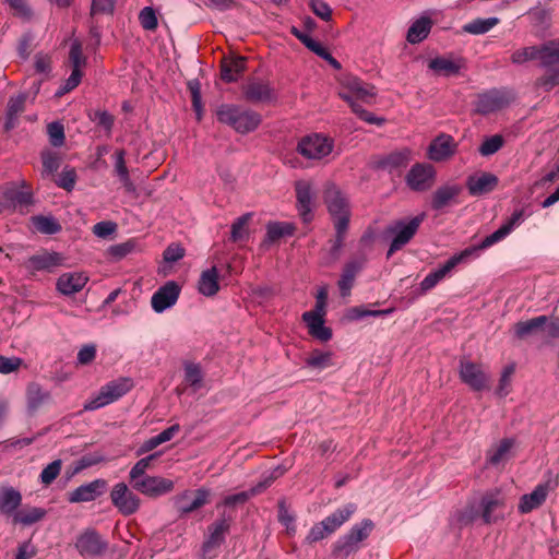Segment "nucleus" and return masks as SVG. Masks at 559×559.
<instances>
[{"mask_svg":"<svg viewBox=\"0 0 559 559\" xmlns=\"http://www.w3.org/2000/svg\"><path fill=\"white\" fill-rule=\"evenodd\" d=\"M216 117L221 123L229 126L240 134L253 132L262 121L259 112L234 104L221 105Z\"/></svg>","mask_w":559,"mask_h":559,"instance_id":"obj_1","label":"nucleus"},{"mask_svg":"<svg viewBox=\"0 0 559 559\" xmlns=\"http://www.w3.org/2000/svg\"><path fill=\"white\" fill-rule=\"evenodd\" d=\"M425 216V213H421L408 219H395L385 227L384 235L391 238V243L386 252L388 259L409 243L417 234Z\"/></svg>","mask_w":559,"mask_h":559,"instance_id":"obj_2","label":"nucleus"},{"mask_svg":"<svg viewBox=\"0 0 559 559\" xmlns=\"http://www.w3.org/2000/svg\"><path fill=\"white\" fill-rule=\"evenodd\" d=\"M373 530L374 523L370 519H364L353 525L345 535L341 536L335 542L333 545V555L342 559H347L350 555L360 549L361 543L370 536Z\"/></svg>","mask_w":559,"mask_h":559,"instance_id":"obj_3","label":"nucleus"},{"mask_svg":"<svg viewBox=\"0 0 559 559\" xmlns=\"http://www.w3.org/2000/svg\"><path fill=\"white\" fill-rule=\"evenodd\" d=\"M535 59L540 60L543 68L559 63V40H551L542 46L524 47L511 55V61L514 64H523Z\"/></svg>","mask_w":559,"mask_h":559,"instance_id":"obj_4","label":"nucleus"},{"mask_svg":"<svg viewBox=\"0 0 559 559\" xmlns=\"http://www.w3.org/2000/svg\"><path fill=\"white\" fill-rule=\"evenodd\" d=\"M133 386L130 378H120L108 382L102 386L99 393L87 401L84 405L85 411H95L104 407L127 394Z\"/></svg>","mask_w":559,"mask_h":559,"instance_id":"obj_5","label":"nucleus"},{"mask_svg":"<svg viewBox=\"0 0 559 559\" xmlns=\"http://www.w3.org/2000/svg\"><path fill=\"white\" fill-rule=\"evenodd\" d=\"M234 522L235 515L224 510L219 516L207 526L202 550L210 552L225 544L226 536L230 533Z\"/></svg>","mask_w":559,"mask_h":559,"instance_id":"obj_6","label":"nucleus"},{"mask_svg":"<svg viewBox=\"0 0 559 559\" xmlns=\"http://www.w3.org/2000/svg\"><path fill=\"white\" fill-rule=\"evenodd\" d=\"M558 475L548 471L547 478L538 484L530 493L523 495L520 498L518 510L521 514H526L539 508L547 499L549 492L558 487Z\"/></svg>","mask_w":559,"mask_h":559,"instance_id":"obj_7","label":"nucleus"},{"mask_svg":"<svg viewBox=\"0 0 559 559\" xmlns=\"http://www.w3.org/2000/svg\"><path fill=\"white\" fill-rule=\"evenodd\" d=\"M296 209L305 224L313 221V212L317 206V190L313 183L307 180L295 182Z\"/></svg>","mask_w":559,"mask_h":559,"instance_id":"obj_8","label":"nucleus"},{"mask_svg":"<svg viewBox=\"0 0 559 559\" xmlns=\"http://www.w3.org/2000/svg\"><path fill=\"white\" fill-rule=\"evenodd\" d=\"M33 203L32 191L21 190L14 182L0 187V214L13 213L17 207L29 206Z\"/></svg>","mask_w":559,"mask_h":559,"instance_id":"obj_9","label":"nucleus"},{"mask_svg":"<svg viewBox=\"0 0 559 559\" xmlns=\"http://www.w3.org/2000/svg\"><path fill=\"white\" fill-rule=\"evenodd\" d=\"M108 542L95 530L86 528L75 539L74 547L82 557L96 558L108 550Z\"/></svg>","mask_w":559,"mask_h":559,"instance_id":"obj_10","label":"nucleus"},{"mask_svg":"<svg viewBox=\"0 0 559 559\" xmlns=\"http://www.w3.org/2000/svg\"><path fill=\"white\" fill-rule=\"evenodd\" d=\"M333 146L331 138L313 133L298 142L297 152L307 159H322L332 152Z\"/></svg>","mask_w":559,"mask_h":559,"instance_id":"obj_11","label":"nucleus"},{"mask_svg":"<svg viewBox=\"0 0 559 559\" xmlns=\"http://www.w3.org/2000/svg\"><path fill=\"white\" fill-rule=\"evenodd\" d=\"M437 177V171L431 164H414L405 177L407 187L415 192H425L432 188Z\"/></svg>","mask_w":559,"mask_h":559,"instance_id":"obj_12","label":"nucleus"},{"mask_svg":"<svg viewBox=\"0 0 559 559\" xmlns=\"http://www.w3.org/2000/svg\"><path fill=\"white\" fill-rule=\"evenodd\" d=\"M211 490L201 487L192 490H185L174 498V504L180 515L190 514L210 502Z\"/></svg>","mask_w":559,"mask_h":559,"instance_id":"obj_13","label":"nucleus"},{"mask_svg":"<svg viewBox=\"0 0 559 559\" xmlns=\"http://www.w3.org/2000/svg\"><path fill=\"white\" fill-rule=\"evenodd\" d=\"M132 488L150 498H157L173 491L175 484L162 476H144L130 481Z\"/></svg>","mask_w":559,"mask_h":559,"instance_id":"obj_14","label":"nucleus"},{"mask_svg":"<svg viewBox=\"0 0 559 559\" xmlns=\"http://www.w3.org/2000/svg\"><path fill=\"white\" fill-rule=\"evenodd\" d=\"M110 500L124 516L136 513L141 506L140 498L124 483H118L112 487Z\"/></svg>","mask_w":559,"mask_h":559,"instance_id":"obj_15","label":"nucleus"},{"mask_svg":"<svg viewBox=\"0 0 559 559\" xmlns=\"http://www.w3.org/2000/svg\"><path fill=\"white\" fill-rule=\"evenodd\" d=\"M62 262L63 257L61 253L43 250L25 260L23 266L29 274L34 275L37 272L52 273L62 265Z\"/></svg>","mask_w":559,"mask_h":559,"instance_id":"obj_16","label":"nucleus"},{"mask_svg":"<svg viewBox=\"0 0 559 559\" xmlns=\"http://www.w3.org/2000/svg\"><path fill=\"white\" fill-rule=\"evenodd\" d=\"M342 91L340 97L343 99V95L352 96V102L360 100L362 103H370L376 96L374 86L368 84L357 76L347 75L342 82Z\"/></svg>","mask_w":559,"mask_h":559,"instance_id":"obj_17","label":"nucleus"},{"mask_svg":"<svg viewBox=\"0 0 559 559\" xmlns=\"http://www.w3.org/2000/svg\"><path fill=\"white\" fill-rule=\"evenodd\" d=\"M456 151L457 144L453 136L441 133L430 142L427 148V157L435 163H441L452 158Z\"/></svg>","mask_w":559,"mask_h":559,"instance_id":"obj_18","label":"nucleus"},{"mask_svg":"<svg viewBox=\"0 0 559 559\" xmlns=\"http://www.w3.org/2000/svg\"><path fill=\"white\" fill-rule=\"evenodd\" d=\"M242 93L245 99L253 104L273 103L277 99V94L270 82L260 79L249 81Z\"/></svg>","mask_w":559,"mask_h":559,"instance_id":"obj_19","label":"nucleus"},{"mask_svg":"<svg viewBox=\"0 0 559 559\" xmlns=\"http://www.w3.org/2000/svg\"><path fill=\"white\" fill-rule=\"evenodd\" d=\"M472 254V249L452 255L442 266L430 272L420 283V289L426 293L441 282L460 262Z\"/></svg>","mask_w":559,"mask_h":559,"instance_id":"obj_20","label":"nucleus"},{"mask_svg":"<svg viewBox=\"0 0 559 559\" xmlns=\"http://www.w3.org/2000/svg\"><path fill=\"white\" fill-rule=\"evenodd\" d=\"M460 378L474 391L479 392L487 388L488 377L479 365L469 360L462 359L460 361Z\"/></svg>","mask_w":559,"mask_h":559,"instance_id":"obj_21","label":"nucleus"},{"mask_svg":"<svg viewBox=\"0 0 559 559\" xmlns=\"http://www.w3.org/2000/svg\"><path fill=\"white\" fill-rule=\"evenodd\" d=\"M324 202L328 212L332 217L350 215L349 203L338 187L332 182L326 183L324 189Z\"/></svg>","mask_w":559,"mask_h":559,"instance_id":"obj_22","label":"nucleus"},{"mask_svg":"<svg viewBox=\"0 0 559 559\" xmlns=\"http://www.w3.org/2000/svg\"><path fill=\"white\" fill-rule=\"evenodd\" d=\"M180 286L175 281H169L159 287L151 298V305L155 312L160 313L173 307L179 297Z\"/></svg>","mask_w":559,"mask_h":559,"instance_id":"obj_23","label":"nucleus"},{"mask_svg":"<svg viewBox=\"0 0 559 559\" xmlns=\"http://www.w3.org/2000/svg\"><path fill=\"white\" fill-rule=\"evenodd\" d=\"M499 185V178L488 171L474 174L467 177L466 188L472 197H481L492 192Z\"/></svg>","mask_w":559,"mask_h":559,"instance_id":"obj_24","label":"nucleus"},{"mask_svg":"<svg viewBox=\"0 0 559 559\" xmlns=\"http://www.w3.org/2000/svg\"><path fill=\"white\" fill-rule=\"evenodd\" d=\"M107 489V481L98 478L84 484L69 492L68 501L71 503L90 502L100 497Z\"/></svg>","mask_w":559,"mask_h":559,"instance_id":"obj_25","label":"nucleus"},{"mask_svg":"<svg viewBox=\"0 0 559 559\" xmlns=\"http://www.w3.org/2000/svg\"><path fill=\"white\" fill-rule=\"evenodd\" d=\"M509 104V98L504 92L491 90L478 95L476 110L481 115L497 111Z\"/></svg>","mask_w":559,"mask_h":559,"instance_id":"obj_26","label":"nucleus"},{"mask_svg":"<svg viewBox=\"0 0 559 559\" xmlns=\"http://www.w3.org/2000/svg\"><path fill=\"white\" fill-rule=\"evenodd\" d=\"M462 192V187L459 185H443L440 186L431 197V207L435 211H440L451 205L454 200Z\"/></svg>","mask_w":559,"mask_h":559,"instance_id":"obj_27","label":"nucleus"},{"mask_svg":"<svg viewBox=\"0 0 559 559\" xmlns=\"http://www.w3.org/2000/svg\"><path fill=\"white\" fill-rule=\"evenodd\" d=\"M364 264H365V259H360V260L355 259V260L348 261L344 265L343 272H342L338 283H337L341 295L343 297L348 296L350 294L352 287L355 282V277L362 270Z\"/></svg>","mask_w":559,"mask_h":559,"instance_id":"obj_28","label":"nucleus"},{"mask_svg":"<svg viewBox=\"0 0 559 559\" xmlns=\"http://www.w3.org/2000/svg\"><path fill=\"white\" fill-rule=\"evenodd\" d=\"M87 280L82 273H64L57 280V290L64 296H71L82 290Z\"/></svg>","mask_w":559,"mask_h":559,"instance_id":"obj_29","label":"nucleus"},{"mask_svg":"<svg viewBox=\"0 0 559 559\" xmlns=\"http://www.w3.org/2000/svg\"><path fill=\"white\" fill-rule=\"evenodd\" d=\"M22 503V495L13 487L0 488V514L12 516L19 511Z\"/></svg>","mask_w":559,"mask_h":559,"instance_id":"obj_30","label":"nucleus"},{"mask_svg":"<svg viewBox=\"0 0 559 559\" xmlns=\"http://www.w3.org/2000/svg\"><path fill=\"white\" fill-rule=\"evenodd\" d=\"M296 226L289 222H269L266 224V234L262 241V247H269L283 237L294 235Z\"/></svg>","mask_w":559,"mask_h":559,"instance_id":"obj_31","label":"nucleus"},{"mask_svg":"<svg viewBox=\"0 0 559 559\" xmlns=\"http://www.w3.org/2000/svg\"><path fill=\"white\" fill-rule=\"evenodd\" d=\"M245 57L224 58L221 64V78L227 83L236 82L246 69Z\"/></svg>","mask_w":559,"mask_h":559,"instance_id":"obj_32","label":"nucleus"},{"mask_svg":"<svg viewBox=\"0 0 559 559\" xmlns=\"http://www.w3.org/2000/svg\"><path fill=\"white\" fill-rule=\"evenodd\" d=\"M27 99L26 93H20L16 96L10 97L4 120V129L7 131L15 128L19 116L25 110V103Z\"/></svg>","mask_w":559,"mask_h":559,"instance_id":"obj_33","label":"nucleus"},{"mask_svg":"<svg viewBox=\"0 0 559 559\" xmlns=\"http://www.w3.org/2000/svg\"><path fill=\"white\" fill-rule=\"evenodd\" d=\"M356 504L347 503L343 508L335 510L331 515L326 516L321 522L326 527L328 533L333 534L337 531L356 511Z\"/></svg>","mask_w":559,"mask_h":559,"instance_id":"obj_34","label":"nucleus"},{"mask_svg":"<svg viewBox=\"0 0 559 559\" xmlns=\"http://www.w3.org/2000/svg\"><path fill=\"white\" fill-rule=\"evenodd\" d=\"M547 322L548 317L546 316L535 317L526 321H519L513 326L514 335L519 340H523L542 331Z\"/></svg>","mask_w":559,"mask_h":559,"instance_id":"obj_35","label":"nucleus"},{"mask_svg":"<svg viewBox=\"0 0 559 559\" xmlns=\"http://www.w3.org/2000/svg\"><path fill=\"white\" fill-rule=\"evenodd\" d=\"M481 518L486 524H490L497 521V516L493 515L495 511L504 506L503 499L499 496V492H487L483 496L481 501Z\"/></svg>","mask_w":559,"mask_h":559,"instance_id":"obj_36","label":"nucleus"},{"mask_svg":"<svg viewBox=\"0 0 559 559\" xmlns=\"http://www.w3.org/2000/svg\"><path fill=\"white\" fill-rule=\"evenodd\" d=\"M199 293L206 297H212L219 290L218 271L212 266L201 273L198 283Z\"/></svg>","mask_w":559,"mask_h":559,"instance_id":"obj_37","label":"nucleus"},{"mask_svg":"<svg viewBox=\"0 0 559 559\" xmlns=\"http://www.w3.org/2000/svg\"><path fill=\"white\" fill-rule=\"evenodd\" d=\"M31 223L33 228L43 235H56L62 229L59 221L52 215H34Z\"/></svg>","mask_w":559,"mask_h":559,"instance_id":"obj_38","label":"nucleus"},{"mask_svg":"<svg viewBox=\"0 0 559 559\" xmlns=\"http://www.w3.org/2000/svg\"><path fill=\"white\" fill-rule=\"evenodd\" d=\"M432 21L430 17L421 16L416 20L407 31V40L411 44H417L423 41L430 33Z\"/></svg>","mask_w":559,"mask_h":559,"instance_id":"obj_39","label":"nucleus"},{"mask_svg":"<svg viewBox=\"0 0 559 559\" xmlns=\"http://www.w3.org/2000/svg\"><path fill=\"white\" fill-rule=\"evenodd\" d=\"M47 512L43 508L27 507L20 509L15 514L13 522L23 526H31L46 516Z\"/></svg>","mask_w":559,"mask_h":559,"instance_id":"obj_40","label":"nucleus"},{"mask_svg":"<svg viewBox=\"0 0 559 559\" xmlns=\"http://www.w3.org/2000/svg\"><path fill=\"white\" fill-rule=\"evenodd\" d=\"M307 317L309 320L304 322L308 328L309 335L322 343L329 342L332 338L333 333L331 328L324 325V319H317L311 316Z\"/></svg>","mask_w":559,"mask_h":559,"instance_id":"obj_41","label":"nucleus"},{"mask_svg":"<svg viewBox=\"0 0 559 559\" xmlns=\"http://www.w3.org/2000/svg\"><path fill=\"white\" fill-rule=\"evenodd\" d=\"M428 67L435 73L443 76L456 75L462 68L460 63L444 57H437L431 59Z\"/></svg>","mask_w":559,"mask_h":559,"instance_id":"obj_42","label":"nucleus"},{"mask_svg":"<svg viewBox=\"0 0 559 559\" xmlns=\"http://www.w3.org/2000/svg\"><path fill=\"white\" fill-rule=\"evenodd\" d=\"M411 159V150L404 148L401 151H395L388 154L380 160V167L383 169H389L390 171L393 169H397L401 167H405Z\"/></svg>","mask_w":559,"mask_h":559,"instance_id":"obj_43","label":"nucleus"},{"mask_svg":"<svg viewBox=\"0 0 559 559\" xmlns=\"http://www.w3.org/2000/svg\"><path fill=\"white\" fill-rule=\"evenodd\" d=\"M124 150H118L115 152V173L119 177L120 182L127 191H133L134 185L131 181L128 167L124 160Z\"/></svg>","mask_w":559,"mask_h":559,"instance_id":"obj_44","label":"nucleus"},{"mask_svg":"<svg viewBox=\"0 0 559 559\" xmlns=\"http://www.w3.org/2000/svg\"><path fill=\"white\" fill-rule=\"evenodd\" d=\"M343 100L348 103L352 111L362 121L369 124L383 126L385 123V118L378 117L371 111L366 110L359 103L352 102V96L343 95Z\"/></svg>","mask_w":559,"mask_h":559,"instance_id":"obj_45","label":"nucleus"},{"mask_svg":"<svg viewBox=\"0 0 559 559\" xmlns=\"http://www.w3.org/2000/svg\"><path fill=\"white\" fill-rule=\"evenodd\" d=\"M499 23V19L496 16L488 19H475L472 22L463 26V31L473 35H481L489 32Z\"/></svg>","mask_w":559,"mask_h":559,"instance_id":"obj_46","label":"nucleus"},{"mask_svg":"<svg viewBox=\"0 0 559 559\" xmlns=\"http://www.w3.org/2000/svg\"><path fill=\"white\" fill-rule=\"evenodd\" d=\"M50 399V394L44 391L39 384L32 383L27 389V405L31 411L38 409L45 402Z\"/></svg>","mask_w":559,"mask_h":559,"instance_id":"obj_47","label":"nucleus"},{"mask_svg":"<svg viewBox=\"0 0 559 559\" xmlns=\"http://www.w3.org/2000/svg\"><path fill=\"white\" fill-rule=\"evenodd\" d=\"M332 356L333 354L331 352L314 349L309 357L306 358L305 362L307 367L322 370L333 365Z\"/></svg>","mask_w":559,"mask_h":559,"instance_id":"obj_48","label":"nucleus"},{"mask_svg":"<svg viewBox=\"0 0 559 559\" xmlns=\"http://www.w3.org/2000/svg\"><path fill=\"white\" fill-rule=\"evenodd\" d=\"M545 69V74L537 79L536 84L545 92H550L555 87L559 86V62Z\"/></svg>","mask_w":559,"mask_h":559,"instance_id":"obj_49","label":"nucleus"},{"mask_svg":"<svg viewBox=\"0 0 559 559\" xmlns=\"http://www.w3.org/2000/svg\"><path fill=\"white\" fill-rule=\"evenodd\" d=\"M513 439H502L499 444L491 449L487 454V462L491 465H498L501 461H503L513 447Z\"/></svg>","mask_w":559,"mask_h":559,"instance_id":"obj_50","label":"nucleus"},{"mask_svg":"<svg viewBox=\"0 0 559 559\" xmlns=\"http://www.w3.org/2000/svg\"><path fill=\"white\" fill-rule=\"evenodd\" d=\"M252 218V213H246L239 216L233 224L230 230V239L234 242L243 240L248 237V224Z\"/></svg>","mask_w":559,"mask_h":559,"instance_id":"obj_51","label":"nucleus"},{"mask_svg":"<svg viewBox=\"0 0 559 559\" xmlns=\"http://www.w3.org/2000/svg\"><path fill=\"white\" fill-rule=\"evenodd\" d=\"M478 511L474 506H466L463 509L456 510L452 518L451 522L459 526L460 528L467 526L474 522L477 518Z\"/></svg>","mask_w":559,"mask_h":559,"instance_id":"obj_52","label":"nucleus"},{"mask_svg":"<svg viewBox=\"0 0 559 559\" xmlns=\"http://www.w3.org/2000/svg\"><path fill=\"white\" fill-rule=\"evenodd\" d=\"M159 452L150 454L143 459H140L130 469L129 479L136 480L140 477L146 476L145 473L151 468L152 463L159 456Z\"/></svg>","mask_w":559,"mask_h":559,"instance_id":"obj_53","label":"nucleus"},{"mask_svg":"<svg viewBox=\"0 0 559 559\" xmlns=\"http://www.w3.org/2000/svg\"><path fill=\"white\" fill-rule=\"evenodd\" d=\"M139 23L143 29L154 32L158 27V19L153 7H144L139 13Z\"/></svg>","mask_w":559,"mask_h":559,"instance_id":"obj_54","label":"nucleus"},{"mask_svg":"<svg viewBox=\"0 0 559 559\" xmlns=\"http://www.w3.org/2000/svg\"><path fill=\"white\" fill-rule=\"evenodd\" d=\"M527 14L532 24L542 29L546 28L551 20L550 11L542 7L531 9Z\"/></svg>","mask_w":559,"mask_h":559,"instance_id":"obj_55","label":"nucleus"},{"mask_svg":"<svg viewBox=\"0 0 559 559\" xmlns=\"http://www.w3.org/2000/svg\"><path fill=\"white\" fill-rule=\"evenodd\" d=\"M394 311V308L382 309V310H368L364 307H353L348 311L349 320H361L366 317H385L391 314Z\"/></svg>","mask_w":559,"mask_h":559,"instance_id":"obj_56","label":"nucleus"},{"mask_svg":"<svg viewBox=\"0 0 559 559\" xmlns=\"http://www.w3.org/2000/svg\"><path fill=\"white\" fill-rule=\"evenodd\" d=\"M504 144V140L502 135L495 134L492 136L486 138L481 145L478 147V152L481 156H490L497 153Z\"/></svg>","mask_w":559,"mask_h":559,"instance_id":"obj_57","label":"nucleus"},{"mask_svg":"<svg viewBox=\"0 0 559 559\" xmlns=\"http://www.w3.org/2000/svg\"><path fill=\"white\" fill-rule=\"evenodd\" d=\"M203 380L202 370L197 364H187L185 367V381L198 390L201 388Z\"/></svg>","mask_w":559,"mask_h":559,"instance_id":"obj_58","label":"nucleus"},{"mask_svg":"<svg viewBox=\"0 0 559 559\" xmlns=\"http://www.w3.org/2000/svg\"><path fill=\"white\" fill-rule=\"evenodd\" d=\"M118 0H92L91 15H112Z\"/></svg>","mask_w":559,"mask_h":559,"instance_id":"obj_59","label":"nucleus"},{"mask_svg":"<svg viewBox=\"0 0 559 559\" xmlns=\"http://www.w3.org/2000/svg\"><path fill=\"white\" fill-rule=\"evenodd\" d=\"M49 142L52 146L59 147L64 143V127L59 121H53L47 126Z\"/></svg>","mask_w":559,"mask_h":559,"instance_id":"obj_60","label":"nucleus"},{"mask_svg":"<svg viewBox=\"0 0 559 559\" xmlns=\"http://www.w3.org/2000/svg\"><path fill=\"white\" fill-rule=\"evenodd\" d=\"M61 467V460H55L49 463L40 473L39 478L41 484L46 486L50 485L59 476Z\"/></svg>","mask_w":559,"mask_h":559,"instance_id":"obj_61","label":"nucleus"},{"mask_svg":"<svg viewBox=\"0 0 559 559\" xmlns=\"http://www.w3.org/2000/svg\"><path fill=\"white\" fill-rule=\"evenodd\" d=\"M509 235L510 234L507 231V229H504V227L501 225L496 231L485 237L478 246L471 248L472 252L475 250L487 249L493 246L495 243L503 240Z\"/></svg>","mask_w":559,"mask_h":559,"instance_id":"obj_62","label":"nucleus"},{"mask_svg":"<svg viewBox=\"0 0 559 559\" xmlns=\"http://www.w3.org/2000/svg\"><path fill=\"white\" fill-rule=\"evenodd\" d=\"M515 367L514 365L506 366L502 370L501 377L499 379V385L496 390V394L500 397H504L509 394V386L511 383V377L514 373Z\"/></svg>","mask_w":559,"mask_h":559,"instance_id":"obj_63","label":"nucleus"},{"mask_svg":"<svg viewBox=\"0 0 559 559\" xmlns=\"http://www.w3.org/2000/svg\"><path fill=\"white\" fill-rule=\"evenodd\" d=\"M135 249V242L132 240H128L126 242L117 243L114 246H110L108 249V254L114 260H121L122 258L130 254Z\"/></svg>","mask_w":559,"mask_h":559,"instance_id":"obj_64","label":"nucleus"}]
</instances>
